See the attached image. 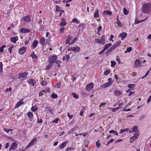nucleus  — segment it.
I'll list each match as a JSON object with an SVG mask.
<instances>
[{"mask_svg": "<svg viewBox=\"0 0 151 151\" xmlns=\"http://www.w3.org/2000/svg\"><path fill=\"white\" fill-rule=\"evenodd\" d=\"M142 12L144 13L149 14L151 10V4L145 3L143 4L141 7Z\"/></svg>", "mask_w": 151, "mask_h": 151, "instance_id": "f257e3e1", "label": "nucleus"}, {"mask_svg": "<svg viewBox=\"0 0 151 151\" xmlns=\"http://www.w3.org/2000/svg\"><path fill=\"white\" fill-rule=\"evenodd\" d=\"M57 56L56 55H52L50 56L49 58V63H61V62L59 60H57Z\"/></svg>", "mask_w": 151, "mask_h": 151, "instance_id": "f03ea898", "label": "nucleus"}, {"mask_svg": "<svg viewBox=\"0 0 151 151\" xmlns=\"http://www.w3.org/2000/svg\"><path fill=\"white\" fill-rule=\"evenodd\" d=\"M28 75V73L26 71L22 73H19L18 79H21V81H24L28 78L27 77Z\"/></svg>", "mask_w": 151, "mask_h": 151, "instance_id": "7ed1b4c3", "label": "nucleus"}, {"mask_svg": "<svg viewBox=\"0 0 151 151\" xmlns=\"http://www.w3.org/2000/svg\"><path fill=\"white\" fill-rule=\"evenodd\" d=\"M105 36L104 35H103L100 38V39H95V41H96L97 43L99 44H102L103 45H104L105 43Z\"/></svg>", "mask_w": 151, "mask_h": 151, "instance_id": "20e7f679", "label": "nucleus"}, {"mask_svg": "<svg viewBox=\"0 0 151 151\" xmlns=\"http://www.w3.org/2000/svg\"><path fill=\"white\" fill-rule=\"evenodd\" d=\"M94 84L92 83H90L87 84L86 87V90L88 91H91L93 88Z\"/></svg>", "mask_w": 151, "mask_h": 151, "instance_id": "39448f33", "label": "nucleus"}, {"mask_svg": "<svg viewBox=\"0 0 151 151\" xmlns=\"http://www.w3.org/2000/svg\"><path fill=\"white\" fill-rule=\"evenodd\" d=\"M139 135V132H137L135 133L134 134L133 136L130 137L129 142L130 143H132L133 142L138 138Z\"/></svg>", "mask_w": 151, "mask_h": 151, "instance_id": "423d86ee", "label": "nucleus"}, {"mask_svg": "<svg viewBox=\"0 0 151 151\" xmlns=\"http://www.w3.org/2000/svg\"><path fill=\"white\" fill-rule=\"evenodd\" d=\"M21 21H24L25 22H29L31 21V19L29 15H28L22 17L20 19Z\"/></svg>", "mask_w": 151, "mask_h": 151, "instance_id": "0eeeda50", "label": "nucleus"}, {"mask_svg": "<svg viewBox=\"0 0 151 151\" xmlns=\"http://www.w3.org/2000/svg\"><path fill=\"white\" fill-rule=\"evenodd\" d=\"M18 147V145L16 142H13L11 145L9 151H13L16 150Z\"/></svg>", "mask_w": 151, "mask_h": 151, "instance_id": "6e6552de", "label": "nucleus"}, {"mask_svg": "<svg viewBox=\"0 0 151 151\" xmlns=\"http://www.w3.org/2000/svg\"><path fill=\"white\" fill-rule=\"evenodd\" d=\"M27 82L32 86H34L36 83V81L33 78L29 79L27 80Z\"/></svg>", "mask_w": 151, "mask_h": 151, "instance_id": "1a4fd4ad", "label": "nucleus"}, {"mask_svg": "<svg viewBox=\"0 0 151 151\" xmlns=\"http://www.w3.org/2000/svg\"><path fill=\"white\" fill-rule=\"evenodd\" d=\"M73 39V37L72 36L70 35H68L67 36L66 39V40L65 43L66 44H71V41Z\"/></svg>", "mask_w": 151, "mask_h": 151, "instance_id": "9d476101", "label": "nucleus"}, {"mask_svg": "<svg viewBox=\"0 0 151 151\" xmlns=\"http://www.w3.org/2000/svg\"><path fill=\"white\" fill-rule=\"evenodd\" d=\"M27 50V47H23L19 49L18 52V53L20 55H23L24 54Z\"/></svg>", "mask_w": 151, "mask_h": 151, "instance_id": "9b49d317", "label": "nucleus"}, {"mask_svg": "<svg viewBox=\"0 0 151 151\" xmlns=\"http://www.w3.org/2000/svg\"><path fill=\"white\" fill-rule=\"evenodd\" d=\"M121 41H119L116 43L114 44L112 47H111L113 50H114L116 47L119 46L121 44Z\"/></svg>", "mask_w": 151, "mask_h": 151, "instance_id": "f8f14e48", "label": "nucleus"}, {"mask_svg": "<svg viewBox=\"0 0 151 151\" xmlns=\"http://www.w3.org/2000/svg\"><path fill=\"white\" fill-rule=\"evenodd\" d=\"M20 31L21 33L26 34L30 32V30L28 29L22 28L20 29Z\"/></svg>", "mask_w": 151, "mask_h": 151, "instance_id": "ddd939ff", "label": "nucleus"}, {"mask_svg": "<svg viewBox=\"0 0 151 151\" xmlns=\"http://www.w3.org/2000/svg\"><path fill=\"white\" fill-rule=\"evenodd\" d=\"M37 139L36 138H34L28 144L27 146L26 147V148H28L30 147L32 145H33L35 142L37 141Z\"/></svg>", "mask_w": 151, "mask_h": 151, "instance_id": "4468645a", "label": "nucleus"}, {"mask_svg": "<svg viewBox=\"0 0 151 151\" xmlns=\"http://www.w3.org/2000/svg\"><path fill=\"white\" fill-rule=\"evenodd\" d=\"M142 64V61L139 59H136L134 62V66L135 68H137Z\"/></svg>", "mask_w": 151, "mask_h": 151, "instance_id": "2eb2a0df", "label": "nucleus"}, {"mask_svg": "<svg viewBox=\"0 0 151 151\" xmlns=\"http://www.w3.org/2000/svg\"><path fill=\"white\" fill-rule=\"evenodd\" d=\"M27 115L29 118V120L30 121H32L33 119V113L30 111H29L27 113Z\"/></svg>", "mask_w": 151, "mask_h": 151, "instance_id": "dca6fc26", "label": "nucleus"}, {"mask_svg": "<svg viewBox=\"0 0 151 151\" xmlns=\"http://www.w3.org/2000/svg\"><path fill=\"white\" fill-rule=\"evenodd\" d=\"M112 83V81H111L108 82L106 83H105L101 86V87L102 88H106V87H108L109 86H111V84Z\"/></svg>", "mask_w": 151, "mask_h": 151, "instance_id": "f3484780", "label": "nucleus"}, {"mask_svg": "<svg viewBox=\"0 0 151 151\" xmlns=\"http://www.w3.org/2000/svg\"><path fill=\"white\" fill-rule=\"evenodd\" d=\"M61 22L60 23V25L61 27H63L65 26L67 22L65 21V19L64 18H63L61 19Z\"/></svg>", "mask_w": 151, "mask_h": 151, "instance_id": "a211bd4d", "label": "nucleus"}, {"mask_svg": "<svg viewBox=\"0 0 151 151\" xmlns=\"http://www.w3.org/2000/svg\"><path fill=\"white\" fill-rule=\"evenodd\" d=\"M138 130V127L136 126H134L132 129H130L129 133H132L133 132H137Z\"/></svg>", "mask_w": 151, "mask_h": 151, "instance_id": "6ab92c4d", "label": "nucleus"}, {"mask_svg": "<svg viewBox=\"0 0 151 151\" xmlns=\"http://www.w3.org/2000/svg\"><path fill=\"white\" fill-rule=\"evenodd\" d=\"M18 40V37L17 36L15 37H12L10 38L11 41L13 43H16Z\"/></svg>", "mask_w": 151, "mask_h": 151, "instance_id": "aec40b11", "label": "nucleus"}, {"mask_svg": "<svg viewBox=\"0 0 151 151\" xmlns=\"http://www.w3.org/2000/svg\"><path fill=\"white\" fill-rule=\"evenodd\" d=\"M38 44V42L37 40H34L33 41L31 46L32 47L33 49H35L37 47Z\"/></svg>", "mask_w": 151, "mask_h": 151, "instance_id": "412c9836", "label": "nucleus"}, {"mask_svg": "<svg viewBox=\"0 0 151 151\" xmlns=\"http://www.w3.org/2000/svg\"><path fill=\"white\" fill-rule=\"evenodd\" d=\"M127 34L125 32H123L122 33H120L119 36L121 38V40H124L125 38L127 36Z\"/></svg>", "mask_w": 151, "mask_h": 151, "instance_id": "4be33fe9", "label": "nucleus"}, {"mask_svg": "<svg viewBox=\"0 0 151 151\" xmlns=\"http://www.w3.org/2000/svg\"><path fill=\"white\" fill-rule=\"evenodd\" d=\"M80 51V48L78 46L73 47V51L76 52L77 53H78Z\"/></svg>", "mask_w": 151, "mask_h": 151, "instance_id": "5701e85b", "label": "nucleus"}, {"mask_svg": "<svg viewBox=\"0 0 151 151\" xmlns=\"http://www.w3.org/2000/svg\"><path fill=\"white\" fill-rule=\"evenodd\" d=\"M45 41L46 40L45 37H42L40 40L39 42L41 45L43 46L45 45Z\"/></svg>", "mask_w": 151, "mask_h": 151, "instance_id": "b1692460", "label": "nucleus"}, {"mask_svg": "<svg viewBox=\"0 0 151 151\" xmlns=\"http://www.w3.org/2000/svg\"><path fill=\"white\" fill-rule=\"evenodd\" d=\"M67 143V142H65L62 143L59 146V148L61 150L63 149L66 146Z\"/></svg>", "mask_w": 151, "mask_h": 151, "instance_id": "393cba45", "label": "nucleus"}, {"mask_svg": "<svg viewBox=\"0 0 151 151\" xmlns=\"http://www.w3.org/2000/svg\"><path fill=\"white\" fill-rule=\"evenodd\" d=\"M70 58V56L68 54H66L65 55V56H63L62 60H65L66 61L68 60Z\"/></svg>", "mask_w": 151, "mask_h": 151, "instance_id": "a878e982", "label": "nucleus"}, {"mask_svg": "<svg viewBox=\"0 0 151 151\" xmlns=\"http://www.w3.org/2000/svg\"><path fill=\"white\" fill-rule=\"evenodd\" d=\"M99 10L98 8H97L96 9V10L95 12L94 17L95 18H98L99 17Z\"/></svg>", "mask_w": 151, "mask_h": 151, "instance_id": "bb28decb", "label": "nucleus"}, {"mask_svg": "<svg viewBox=\"0 0 151 151\" xmlns=\"http://www.w3.org/2000/svg\"><path fill=\"white\" fill-rule=\"evenodd\" d=\"M30 56L33 59H37L38 58L37 55L35 54L34 52H33L31 53Z\"/></svg>", "mask_w": 151, "mask_h": 151, "instance_id": "cd10ccee", "label": "nucleus"}, {"mask_svg": "<svg viewBox=\"0 0 151 151\" xmlns=\"http://www.w3.org/2000/svg\"><path fill=\"white\" fill-rule=\"evenodd\" d=\"M23 102L22 100L19 101L16 105V108H18L23 104Z\"/></svg>", "mask_w": 151, "mask_h": 151, "instance_id": "c85d7f7f", "label": "nucleus"}, {"mask_svg": "<svg viewBox=\"0 0 151 151\" xmlns=\"http://www.w3.org/2000/svg\"><path fill=\"white\" fill-rule=\"evenodd\" d=\"M114 93L115 96L116 95L117 96L121 95L122 94V92L118 90L115 91L114 92Z\"/></svg>", "mask_w": 151, "mask_h": 151, "instance_id": "c756f323", "label": "nucleus"}, {"mask_svg": "<svg viewBox=\"0 0 151 151\" xmlns=\"http://www.w3.org/2000/svg\"><path fill=\"white\" fill-rule=\"evenodd\" d=\"M31 111L33 112H35L38 110L37 107L36 105L32 106L31 109Z\"/></svg>", "mask_w": 151, "mask_h": 151, "instance_id": "7c9ffc66", "label": "nucleus"}, {"mask_svg": "<svg viewBox=\"0 0 151 151\" xmlns=\"http://www.w3.org/2000/svg\"><path fill=\"white\" fill-rule=\"evenodd\" d=\"M3 64L2 62H0V74H1L3 73Z\"/></svg>", "mask_w": 151, "mask_h": 151, "instance_id": "2f4dec72", "label": "nucleus"}, {"mask_svg": "<svg viewBox=\"0 0 151 151\" xmlns=\"http://www.w3.org/2000/svg\"><path fill=\"white\" fill-rule=\"evenodd\" d=\"M111 45L112 44L111 43H109L106 44L104 46V49L105 50H106L109 47H110Z\"/></svg>", "mask_w": 151, "mask_h": 151, "instance_id": "473e14b6", "label": "nucleus"}, {"mask_svg": "<svg viewBox=\"0 0 151 151\" xmlns=\"http://www.w3.org/2000/svg\"><path fill=\"white\" fill-rule=\"evenodd\" d=\"M42 86H45L47 84V82L45 81L42 80L41 82H40Z\"/></svg>", "mask_w": 151, "mask_h": 151, "instance_id": "72a5a7b5", "label": "nucleus"}, {"mask_svg": "<svg viewBox=\"0 0 151 151\" xmlns=\"http://www.w3.org/2000/svg\"><path fill=\"white\" fill-rule=\"evenodd\" d=\"M45 110H47V111H49L51 113H52V109L50 107H46L45 108Z\"/></svg>", "mask_w": 151, "mask_h": 151, "instance_id": "f704fd0d", "label": "nucleus"}, {"mask_svg": "<svg viewBox=\"0 0 151 151\" xmlns=\"http://www.w3.org/2000/svg\"><path fill=\"white\" fill-rule=\"evenodd\" d=\"M72 22L73 23L76 22L77 24H78L80 22V21L76 18L73 19L72 20Z\"/></svg>", "mask_w": 151, "mask_h": 151, "instance_id": "c9c22d12", "label": "nucleus"}, {"mask_svg": "<svg viewBox=\"0 0 151 151\" xmlns=\"http://www.w3.org/2000/svg\"><path fill=\"white\" fill-rule=\"evenodd\" d=\"M113 51L111 47L108 49V50L106 52V55H108L109 53Z\"/></svg>", "mask_w": 151, "mask_h": 151, "instance_id": "e433bc0d", "label": "nucleus"}, {"mask_svg": "<svg viewBox=\"0 0 151 151\" xmlns=\"http://www.w3.org/2000/svg\"><path fill=\"white\" fill-rule=\"evenodd\" d=\"M109 133H113L114 135L117 136L118 135V133L113 130H112L109 132Z\"/></svg>", "mask_w": 151, "mask_h": 151, "instance_id": "4c0bfd02", "label": "nucleus"}, {"mask_svg": "<svg viewBox=\"0 0 151 151\" xmlns=\"http://www.w3.org/2000/svg\"><path fill=\"white\" fill-rule=\"evenodd\" d=\"M52 66L53 64H52L49 63V64L47 65L46 67V70H48Z\"/></svg>", "mask_w": 151, "mask_h": 151, "instance_id": "58836bf2", "label": "nucleus"}, {"mask_svg": "<svg viewBox=\"0 0 151 151\" xmlns=\"http://www.w3.org/2000/svg\"><path fill=\"white\" fill-rule=\"evenodd\" d=\"M104 13L105 14H107L109 15H111L112 14L111 12L107 10L104 11Z\"/></svg>", "mask_w": 151, "mask_h": 151, "instance_id": "ea45409f", "label": "nucleus"}, {"mask_svg": "<svg viewBox=\"0 0 151 151\" xmlns=\"http://www.w3.org/2000/svg\"><path fill=\"white\" fill-rule=\"evenodd\" d=\"M111 72L110 70H105L104 73V74L105 76L108 75Z\"/></svg>", "mask_w": 151, "mask_h": 151, "instance_id": "a19ab883", "label": "nucleus"}, {"mask_svg": "<svg viewBox=\"0 0 151 151\" xmlns=\"http://www.w3.org/2000/svg\"><path fill=\"white\" fill-rule=\"evenodd\" d=\"M4 131H5V132L8 134L9 132L13 131V129H7L6 128H5L4 129Z\"/></svg>", "mask_w": 151, "mask_h": 151, "instance_id": "79ce46f5", "label": "nucleus"}, {"mask_svg": "<svg viewBox=\"0 0 151 151\" xmlns=\"http://www.w3.org/2000/svg\"><path fill=\"white\" fill-rule=\"evenodd\" d=\"M128 130H129V129L127 128L124 129H121L120 131L119 132V133L121 134V133H123L124 132H128Z\"/></svg>", "mask_w": 151, "mask_h": 151, "instance_id": "37998d69", "label": "nucleus"}, {"mask_svg": "<svg viewBox=\"0 0 151 151\" xmlns=\"http://www.w3.org/2000/svg\"><path fill=\"white\" fill-rule=\"evenodd\" d=\"M65 29V28L64 27H63L62 28H61L59 29V32L61 34H63L64 33V30Z\"/></svg>", "mask_w": 151, "mask_h": 151, "instance_id": "c03bdc74", "label": "nucleus"}, {"mask_svg": "<svg viewBox=\"0 0 151 151\" xmlns=\"http://www.w3.org/2000/svg\"><path fill=\"white\" fill-rule=\"evenodd\" d=\"M123 13L124 15H127L129 13V11L125 8L123 9Z\"/></svg>", "mask_w": 151, "mask_h": 151, "instance_id": "a18cd8bd", "label": "nucleus"}, {"mask_svg": "<svg viewBox=\"0 0 151 151\" xmlns=\"http://www.w3.org/2000/svg\"><path fill=\"white\" fill-rule=\"evenodd\" d=\"M111 66L112 67H114L116 65V62L114 61H111Z\"/></svg>", "mask_w": 151, "mask_h": 151, "instance_id": "49530a36", "label": "nucleus"}, {"mask_svg": "<svg viewBox=\"0 0 151 151\" xmlns=\"http://www.w3.org/2000/svg\"><path fill=\"white\" fill-rule=\"evenodd\" d=\"M6 47L5 45H3L2 46L0 47V52H2L4 51V48Z\"/></svg>", "mask_w": 151, "mask_h": 151, "instance_id": "de8ad7c7", "label": "nucleus"}, {"mask_svg": "<svg viewBox=\"0 0 151 151\" xmlns=\"http://www.w3.org/2000/svg\"><path fill=\"white\" fill-rule=\"evenodd\" d=\"M61 8L60 7L56 5V10L55 11L56 12H60L61 10Z\"/></svg>", "mask_w": 151, "mask_h": 151, "instance_id": "09e8293b", "label": "nucleus"}, {"mask_svg": "<svg viewBox=\"0 0 151 151\" xmlns=\"http://www.w3.org/2000/svg\"><path fill=\"white\" fill-rule=\"evenodd\" d=\"M150 70H151V69H150L147 72V73H146V74H145V76H144L142 78V79H143L144 78H145V77H146L150 73Z\"/></svg>", "mask_w": 151, "mask_h": 151, "instance_id": "8fccbe9b", "label": "nucleus"}, {"mask_svg": "<svg viewBox=\"0 0 151 151\" xmlns=\"http://www.w3.org/2000/svg\"><path fill=\"white\" fill-rule=\"evenodd\" d=\"M135 84H129L128 85V87L129 88H132L135 87Z\"/></svg>", "mask_w": 151, "mask_h": 151, "instance_id": "3c124183", "label": "nucleus"}, {"mask_svg": "<svg viewBox=\"0 0 151 151\" xmlns=\"http://www.w3.org/2000/svg\"><path fill=\"white\" fill-rule=\"evenodd\" d=\"M51 97L53 99H56L58 97V95L57 94L53 93L51 95Z\"/></svg>", "mask_w": 151, "mask_h": 151, "instance_id": "603ef678", "label": "nucleus"}, {"mask_svg": "<svg viewBox=\"0 0 151 151\" xmlns=\"http://www.w3.org/2000/svg\"><path fill=\"white\" fill-rule=\"evenodd\" d=\"M147 17L145 19H144V20H141V21H138L137 20H135V24H139V23H140L142 22V21L145 20L146 19H147Z\"/></svg>", "mask_w": 151, "mask_h": 151, "instance_id": "864d4df0", "label": "nucleus"}, {"mask_svg": "<svg viewBox=\"0 0 151 151\" xmlns=\"http://www.w3.org/2000/svg\"><path fill=\"white\" fill-rule=\"evenodd\" d=\"M72 95L73 96V97L76 99H77L78 98V96L75 93H72Z\"/></svg>", "mask_w": 151, "mask_h": 151, "instance_id": "5fc2aeb1", "label": "nucleus"}, {"mask_svg": "<svg viewBox=\"0 0 151 151\" xmlns=\"http://www.w3.org/2000/svg\"><path fill=\"white\" fill-rule=\"evenodd\" d=\"M61 82H59L57 84H56V88H60V86L61 85Z\"/></svg>", "mask_w": 151, "mask_h": 151, "instance_id": "6e6d98bb", "label": "nucleus"}, {"mask_svg": "<svg viewBox=\"0 0 151 151\" xmlns=\"http://www.w3.org/2000/svg\"><path fill=\"white\" fill-rule=\"evenodd\" d=\"M120 108V107H119L116 108H114L112 109V111L113 112H115L116 111L118 110Z\"/></svg>", "mask_w": 151, "mask_h": 151, "instance_id": "4d7b16f0", "label": "nucleus"}, {"mask_svg": "<svg viewBox=\"0 0 151 151\" xmlns=\"http://www.w3.org/2000/svg\"><path fill=\"white\" fill-rule=\"evenodd\" d=\"M102 27L101 26H99L98 28H97V33H99L100 31L102 29Z\"/></svg>", "mask_w": 151, "mask_h": 151, "instance_id": "13d9d810", "label": "nucleus"}, {"mask_svg": "<svg viewBox=\"0 0 151 151\" xmlns=\"http://www.w3.org/2000/svg\"><path fill=\"white\" fill-rule=\"evenodd\" d=\"M43 92H45V91H44V90H43L42 91H40L39 93V96L40 97V96H43V95L44 94Z\"/></svg>", "mask_w": 151, "mask_h": 151, "instance_id": "bf43d9fd", "label": "nucleus"}, {"mask_svg": "<svg viewBox=\"0 0 151 151\" xmlns=\"http://www.w3.org/2000/svg\"><path fill=\"white\" fill-rule=\"evenodd\" d=\"M77 38L76 37L74 38L71 41V44H73L75 43V42L77 40Z\"/></svg>", "mask_w": 151, "mask_h": 151, "instance_id": "052dcab7", "label": "nucleus"}, {"mask_svg": "<svg viewBox=\"0 0 151 151\" xmlns=\"http://www.w3.org/2000/svg\"><path fill=\"white\" fill-rule=\"evenodd\" d=\"M67 116L70 119H71L73 117V115H70L69 112L67 113Z\"/></svg>", "mask_w": 151, "mask_h": 151, "instance_id": "680f3d73", "label": "nucleus"}, {"mask_svg": "<svg viewBox=\"0 0 151 151\" xmlns=\"http://www.w3.org/2000/svg\"><path fill=\"white\" fill-rule=\"evenodd\" d=\"M114 140V139H111V140H109V141L107 143V145L108 146L110 143L113 142Z\"/></svg>", "mask_w": 151, "mask_h": 151, "instance_id": "e2e57ef3", "label": "nucleus"}, {"mask_svg": "<svg viewBox=\"0 0 151 151\" xmlns=\"http://www.w3.org/2000/svg\"><path fill=\"white\" fill-rule=\"evenodd\" d=\"M59 120L58 118H57L55 119V120L52 121V122L53 123H58V121Z\"/></svg>", "mask_w": 151, "mask_h": 151, "instance_id": "0e129e2a", "label": "nucleus"}, {"mask_svg": "<svg viewBox=\"0 0 151 151\" xmlns=\"http://www.w3.org/2000/svg\"><path fill=\"white\" fill-rule=\"evenodd\" d=\"M12 88L10 87L9 88H7L5 90V91L6 92V93L8 91H9V92H10L12 91Z\"/></svg>", "mask_w": 151, "mask_h": 151, "instance_id": "69168bd1", "label": "nucleus"}, {"mask_svg": "<svg viewBox=\"0 0 151 151\" xmlns=\"http://www.w3.org/2000/svg\"><path fill=\"white\" fill-rule=\"evenodd\" d=\"M132 49V47H129L127 48V51L128 52H130Z\"/></svg>", "mask_w": 151, "mask_h": 151, "instance_id": "338daca9", "label": "nucleus"}, {"mask_svg": "<svg viewBox=\"0 0 151 151\" xmlns=\"http://www.w3.org/2000/svg\"><path fill=\"white\" fill-rule=\"evenodd\" d=\"M151 101V95L148 98L147 101V103L148 104L149 102H150Z\"/></svg>", "mask_w": 151, "mask_h": 151, "instance_id": "774afa93", "label": "nucleus"}]
</instances>
